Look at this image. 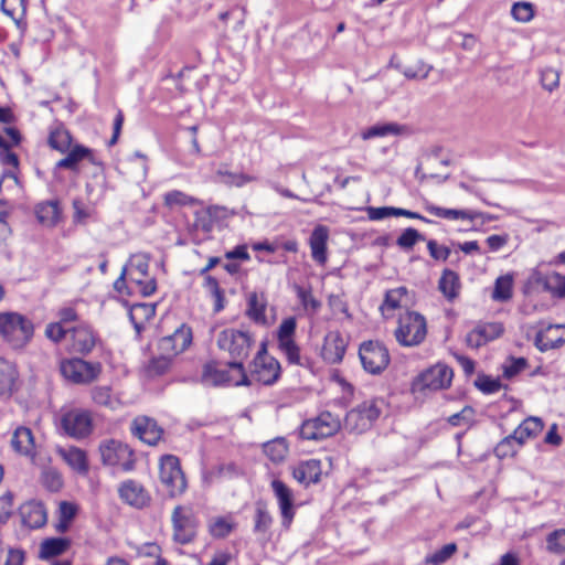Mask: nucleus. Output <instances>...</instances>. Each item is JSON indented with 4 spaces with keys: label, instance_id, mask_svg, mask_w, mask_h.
I'll return each mask as SVG.
<instances>
[{
    "label": "nucleus",
    "instance_id": "nucleus-49",
    "mask_svg": "<svg viewBox=\"0 0 565 565\" xmlns=\"http://www.w3.org/2000/svg\"><path fill=\"white\" fill-rule=\"evenodd\" d=\"M457 551L455 543L444 545L440 550L426 557V563L430 565H441L447 562Z\"/></svg>",
    "mask_w": 565,
    "mask_h": 565
},
{
    "label": "nucleus",
    "instance_id": "nucleus-55",
    "mask_svg": "<svg viewBox=\"0 0 565 565\" xmlns=\"http://www.w3.org/2000/svg\"><path fill=\"white\" fill-rule=\"evenodd\" d=\"M431 68L430 65H426L424 62L419 61L415 66L406 67L403 74L408 79H425L428 77Z\"/></svg>",
    "mask_w": 565,
    "mask_h": 565
},
{
    "label": "nucleus",
    "instance_id": "nucleus-6",
    "mask_svg": "<svg viewBox=\"0 0 565 565\" xmlns=\"http://www.w3.org/2000/svg\"><path fill=\"white\" fill-rule=\"evenodd\" d=\"M149 260L150 257L147 254H135L124 268L129 284L135 285L137 290L145 297L152 295L157 288L156 280L148 277Z\"/></svg>",
    "mask_w": 565,
    "mask_h": 565
},
{
    "label": "nucleus",
    "instance_id": "nucleus-46",
    "mask_svg": "<svg viewBox=\"0 0 565 565\" xmlns=\"http://www.w3.org/2000/svg\"><path fill=\"white\" fill-rule=\"evenodd\" d=\"M422 241H425L424 235H422L416 228L408 227L397 237L396 244L404 250H411L418 242Z\"/></svg>",
    "mask_w": 565,
    "mask_h": 565
},
{
    "label": "nucleus",
    "instance_id": "nucleus-22",
    "mask_svg": "<svg viewBox=\"0 0 565 565\" xmlns=\"http://www.w3.org/2000/svg\"><path fill=\"white\" fill-rule=\"evenodd\" d=\"M134 434L143 443L154 446L162 438L163 429L152 418L140 416L132 423Z\"/></svg>",
    "mask_w": 565,
    "mask_h": 565
},
{
    "label": "nucleus",
    "instance_id": "nucleus-10",
    "mask_svg": "<svg viewBox=\"0 0 565 565\" xmlns=\"http://www.w3.org/2000/svg\"><path fill=\"white\" fill-rule=\"evenodd\" d=\"M340 428V417L326 411L317 417L303 422L300 427V436L307 440H321L333 436Z\"/></svg>",
    "mask_w": 565,
    "mask_h": 565
},
{
    "label": "nucleus",
    "instance_id": "nucleus-27",
    "mask_svg": "<svg viewBox=\"0 0 565 565\" xmlns=\"http://www.w3.org/2000/svg\"><path fill=\"white\" fill-rule=\"evenodd\" d=\"M407 288L403 286L387 290L384 301L380 307L383 317L390 319L396 309L407 306Z\"/></svg>",
    "mask_w": 565,
    "mask_h": 565
},
{
    "label": "nucleus",
    "instance_id": "nucleus-62",
    "mask_svg": "<svg viewBox=\"0 0 565 565\" xmlns=\"http://www.w3.org/2000/svg\"><path fill=\"white\" fill-rule=\"evenodd\" d=\"M514 444L510 436L503 438L494 448V452L499 458H505L509 456H513L516 452L514 448Z\"/></svg>",
    "mask_w": 565,
    "mask_h": 565
},
{
    "label": "nucleus",
    "instance_id": "nucleus-64",
    "mask_svg": "<svg viewBox=\"0 0 565 565\" xmlns=\"http://www.w3.org/2000/svg\"><path fill=\"white\" fill-rule=\"evenodd\" d=\"M477 386L483 393L491 394L498 392L501 387V384L497 380H493L489 376H483L478 380Z\"/></svg>",
    "mask_w": 565,
    "mask_h": 565
},
{
    "label": "nucleus",
    "instance_id": "nucleus-38",
    "mask_svg": "<svg viewBox=\"0 0 565 565\" xmlns=\"http://www.w3.org/2000/svg\"><path fill=\"white\" fill-rule=\"evenodd\" d=\"M513 295V275L505 274L495 279L494 288L491 298L494 301L505 302L512 298Z\"/></svg>",
    "mask_w": 565,
    "mask_h": 565
},
{
    "label": "nucleus",
    "instance_id": "nucleus-40",
    "mask_svg": "<svg viewBox=\"0 0 565 565\" xmlns=\"http://www.w3.org/2000/svg\"><path fill=\"white\" fill-rule=\"evenodd\" d=\"M218 181L228 186H244L245 184L256 180L255 177L245 173L231 172L227 169L220 168L216 171Z\"/></svg>",
    "mask_w": 565,
    "mask_h": 565
},
{
    "label": "nucleus",
    "instance_id": "nucleus-12",
    "mask_svg": "<svg viewBox=\"0 0 565 565\" xmlns=\"http://www.w3.org/2000/svg\"><path fill=\"white\" fill-rule=\"evenodd\" d=\"M60 428L74 439L87 437L93 430V418L88 411L74 408L61 415Z\"/></svg>",
    "mask_w": 565,
    "mask_h": 565
},
{
    "label": "nucleus",
    "instance_id": "nucleus-41",
    "mask_svg": "<svg viewBox=\"0 0 565 565\" xmlns=\"http://www.w3.org/2000/svg\"><path fill=\"white\" fill-rule=\"evenodd\" d=\"M163 203L167 207L173 209L175 206L196 205L201 201L182 191L172 190L163 195Z\"/></svg>",
    "mask_w": 565,
    "mask_h": 565
},
{
    "label": "nucleus",
    "instance_id": "nucleus-21",
    "mask_svg": "<svg viewBox=\"0 0 565 565\" xmlns=\"http://www.w3.org/2000/svg\"><path fill=\"white\" fill-rule=\"evenodd\" d=\"M503 330L502 324L495 322L479 324L467 334L466 343L472 349H478L489 341L498 339Z\"/></svg>",
    "mask_w": 565,
    "mask_h": 565
},
{
    "label": "nucleus",
    "instance_id": "nucleus-47",
    "mask_svg": "<svg viewBox=\"0 0 565 565\" xmlns=\"http://www.w3.org/2000/svg\"><path fill=\"white\" fill-rule=\"evenodd\" d=\"M546 550L554 554L565 553V529H558L546 536Z\"/></svg>",
    "mask_w": 565,
    "mask_h": 565
},
{
    "label": "nucleus",
    "instance_id": "nucleus-30",
    "mask_svg": "<svg viewBox=\"0 0 565 565\" xmlns=\"http://www.w3.org/2000/svg\"><path fill=\"white\" fill-rule=\"evenodd\" d=\"M345 353L344 339L338 332H330L324 339L323 354L329 361L335 363L343 359Z\"/></svg>",
    "mask_w": 565,
    "mask_h": 565
},
{
    "label": "nucleus",
    "instance_id": "nucleus-34",
    "mask_svg": "<svg viewBox=\"0 0 565 565\" xmlns=\"http://www.w3.org/2000/svg\"><path fill=\"white\" fill-rule=\"evenodd\" d=\"M441 294L448 299L454 300L458 297L460 290V279L456 271L445 269L438 282Z\"/></svg>",
    "mask_w": 565,
    "mask_h": 565
},
{
    "label": "nucleus",
    "instance_id": "nucleus-25",
    "mask_svg": "<svg viewBox=\"0 0 565 565\" xmlns=\"http://www.w3.org/2000/svg\"><path fill=\"white\" fill-rule=\"evenodd\" d=\"M57 455L75 471L78 473H86L88 471V460L86 451L75 447H58Z\"/></svg>",
    "mask_w": 565,
    "mask_h": 565
},
{
    "label": "nucleus",
    "instance_id": "nucleus-35",
    "mask_svg": "<svg viewBox=\"0 0 565 565\" xmlns=\"http://www.w3.org/2000/svg\"><path fill=\"white\" fill-rule=\"evenodd\" d=\"M39 222L44 226H54L60 220V207L57 202L49 201L40 203L35 210Z\"/></svg>",
    "mask_w": 565,
    "mask_h": 565
},
{
    "label": "nucleus",
    "instance_id": "nucleus-50",
    "mask_svg": "<svg viewBox=\"0 0 565 565\" xmlns=\"http://www.w3.org/2000/svg\"><path fill=\"white\" fill-rule=\"evenodd\" d=\"M547 292L554 297L565 298V276L553 271L551 278L546 281Z\"/></svg>",
    "mask_w": 565,
    "mask_h": 565
},
{
    "label": "nucleus",
    "instance_id": "nucleus-56",
    "mask_svg": "<svg viewBox=\"0 0 565 565\" xmlns=\"http://www.w3.org/2000/svg\"><path fill=\"white\" fill-rule=\"evenodd\" d=\"M194 227L209 233L213 228V220L211 209L196 211L194 214Z\"/></svg>",
    "mask_w": 565,
    "mask_h": 565
},
{
    "label": "nucleus",
    "instance_id": "nucleus-31",
    "mask_svg": "<svg viewBox=\"0 0 565 565\" xmlns=\"http://www.w3.org/2000/svg\"><path fill=\"white\" fill-rule=\"evenodd\" d=\"M267 298L264 292H250L247 298V316L256 323H266Z\"/></svg>",
    "mask_w": 565,
    "mask_h": 565
},
{
    "label": "nucleus",
    "instance_id": "nucleus-59",
    "mask_svg": "<svg viewBox=\"0 0 565 565\" xmlns=\"http://www.w3.org/2000/svg\"><path fill=\"white\" fill-rule=\"evenodd\" d=\"M67 332H71V328H66L61 322L50 323L45 329V335L54 342H60Z\"/></svg>",
    "mask_w": 565,
    "mask_h": 565
},
{
    "label": "nucleus",
    "instance_id": "nucleus-42",
    "mask_svg": "<svg viewBox=\"0 0 565 565\" xmlns=\"http://www.w3.org/2000/svg\"><path fill=\"white\" fill-rule=\"evenodd\" d=\"M254 522V532L257 534H265L270 529L273 524V518L268 512L265 503H256Z\"/></svg>",
    "mask_w": 565,
    "mask_h": 565
},
{
    "label": "nucleus",
    "instance_id": "nucleus-44",
    "mask_svg": "<svg viewBox=\"0 0 565 565\" xmlns=\"http://www.w3.org/2000/svg\"><path fill=\"white\" fill-rule=\"evenodd\" d=\"M264 452L274 462H280L288 454V447L284 439H275L264 445Z\"/></svg>",
    "mask_w": 565,
    "mask_h": 565
},
{
    "label": "nucleus",
    "instance_id": "nucleus-52",
    "mask_svg": "<svg viewBox=\"0 0 565 565\" xmlns=\"http://www.w3.org/2000/svg\"><path fill=\"white\" fill-rule=\"evenodd\" d=\"M541 84L544 89L553 92L559 85V73L553 67H545L541 71Z\"/></svg>",
    "mask_w": 565,
    "mask_h": 565
},
{
    "label": "nucleus",
    "instance_id": "nucleus-2",
    "mask_svg": "<svg viewBox=\"0 0 565 565\" xmlns=\"http://www.w3.org/2000/svg\"><path fill=\"white\" fill-rule=\"evenodd\" d=\"M98 452L102 463L114 472H130L135 469L134 450L118 439H104L99 443Z\"/></svg>",
    "mask_w": 565,
    "mask_h": 565
},
{
    "label": "nucleus",
    "instance_id": "nucleus-48",
    "mask_svg": "<svg viewBox=\"0 0 565 565\" xmlns=\"http://www.w3.org/2000/svg\"><path fill=\"white\" fill-rule=\"evenodd\" d=\"M511 15L519 22H530L534 17V7L530 2H515L511 9Z\"/></svg>",
    "mask_w": 565,
    "mask_h": 565
},
{
    "label": "nucleus",
    "instance_id": "nucleus-32",
    "mask_svg": "<svg viewBox=\"0 0 565 565\" xmlns=\"http://www.w3.org/2000/svg\"><path fill=\"white\" fill-rule=\"evenodd\" d=\"M426 211L434 216L447 218V220H468L475 221L477 217H480L482 213L471 210H456V209H445L436 205H427Z\"/></svg>",
    "mask_w": 565,
    "mask_h": 565
},
{
    "label": "nucleus",
    "instance_id": "nucleus-11",
    "mask_svg": "<svg viewBox=\"0 0 565 565\" xmlns=\"http://www.w3.org/2000/svg\"><path fill=\"white\" fill-rule=\"evenodd\" d=\"M171 522L175 543L185 545L195 539L198 520L192 508L177 505L172 511Z\"/></svg>",
    "mask_w": 565,
    "mask_h": 565
},
{
    "label": "nucleus",
    "instance_id": "nucleus-4",
    "mask_svg": "<svg viewBox=\"0 0 565 565\" xmlns=\"http://www.w3.org/2000/svg\"><path fill=\"white\" fill-rule=\"evenodd\" d=\"M384 406L383 399H367L348 412L344 428L351 433L361 434L369 430L380 417Z\"/></svg>",
    "mask_w": 565,
    "mask_h": 565
},
{
    "label": "nucleus",
    "instance_id": "nucleus-13",
    "mask_svg": "<svg viewBox=\"0 0 565 565\" xmlns=\"http://www.w3.org/2000/svg\"><path fill=\"white\" fill-rule=\"evenodd\" d=\"M359 356L363 369L371 374H380L390 363L388 350L379 341L363 342Z\"/></svg>",
    "mask_w": 565,
    "mask_h": 565
},
{
    "label": "nucleus",
    "instance_id": "nucleus-1",
    "mask_svg": "<svg viewBox=\"0 0 565 565\" xmlns=\"http://www.w3.org/2000/svg\"><path fill=\"white\" fill-rule=\"evenodd\" d=\"M201 381L207 386H248L252 383L241 362H228L225 365L209 362L203 366Z\"/></svg>",
    "mask_w": 565,
    "mask_h": 565
},
{
    "label": "nucleus",
    "instance_id": "nucleus-24",
    "mask_svg": "<svg viewBox=\"0 0 565 565\" xmlns=\"http://www.w3.org/2000/svg\"><path fill=\"white\" fill-rule=\"evenodd\" d=\"M329 238V230L324 225H317L309 238L311 256L315 262L324 265L327 262V243Z\"/></svg>",
    "mask_w": 565,
    "mask_h": 565
},
{
    "label": "nucleus",
    "instance_id": "nucleus-19",
    "mask_svg": "<svg viewBox=\"0 0 565 565\" xmlns=\"http://www.w3.org/2000/svg\"><path fill=\"white\" fill-rule=\"evenodd\" d=\"M118 493L124 502L137 509L145 508L151 500L149 492L135 480L124 481L118 489Z\"/></svg>",
    "mask_w": 565,
    "mask_h": 565
},
{
    "label": "nucleus",
    "instance_id": "nucleus-17",
    "mask_svg": "<svg viewBox=\"0 0 565 565\" xmlns=\"http://www.w3.org/2000/svg\"><path fill=\"white\" fill-rule=\"evenodd\" d=\"M270 486L280 510L281 526L288 530L295 518L294 492L279 479L273 480Z\"/></svg>",
    "mask_w": 565,
    "mask_h": 565
},
{
    "label": "nucleus",
    "instance_id": "nucleus-53",
    "mask_svg": "<svg viewBox=\"0 0 565 565\" xmlns=\"http://www.w3.org/2000/svg\"><path fill=\"white\" fill-rule=\"evenodd\" d=\"M10 149L11 145L0 134V162L9 167L17 168L19 164L18 156Z\"/></svg>",
    "mask_w": 565,
    "mask_h": 565
},
{
    "label": "nucleus",
    "instance_id": "nucleus-57",
    "mask_svg": "<svg viewBox=\"0 0 565 565\" xmlns=\"http://www.w3.org/2000/svg\"><path fill=\"white\" fill-rule=\"evenodd\" d=\"M398 207L393 206H381V207H374L369 206L366 209L367 217L371 221H380L390 216H397Z\"/></svg>",
    "mask_w": 565,
    "mask_h": 565
},
{
    "label": "nucleus",
    "instance_id": "nucleus-16",
    "mask_svg": "<svg viewBox=\"0 0 565 565\" xmlns=\"http://www.w3.org/2000/svg\"><path fill=\"white\" fill-rule=\"evenodd\" d=\"M280 374V365L276 359L266 353L258 352L253 362L252 380L265 384H274Z\"/></svg>",
    "mask_w": 565,
    "mask_h": 565
},
{
    "label": "nucleus",
    "instance_id": "nucleus-60",
    "mask_svg": "<svg viewBox=\"0 0 565 565\" xmlns=\"http://www.w3.org/2000/svg\"><path fill=\"white\" fill-rule=\"evenodd\" d=\"M520 425L523 427V430L529 438L537 436L544 426L542 419L539 417H529L524 419Z\"/></svg>",
    "mask_w": 565,
    "mask_h": 565
},
{
    "label": "nucleus",
    "instance_id": "nucleus-23",
    "mask_svg": "<svg viewBox=\"0 0 565 565\" xmlns=\"http://www.w3.org/2000/svg\"><path fill=\"white\" fill-rule=\"evenodd\" d=\"M192 342V330L186 324H181L171 335L160 341L163 350H171L173 354L183 352Z\"/></svg>",
    "mask_w": 565,
    "mask_h": 565
},
{
    "label": "nucleus",
    "instance_id": "nucleus-51",
    "mask_svg": "<svg viewBox=\"0 0 565 565\" xmlns=\"http://www.w3.org/2000/svg\"><path fill=\"white\" fill-rule=\"evenodd\" d=\"M60 523L57 529L60 531H65L68 527L70 522L74 519L77 512V508L75 504L71 502L63 501L60 504Z\"/></svg>",
    "mask_w": 565,
    "mask_h": 565
},
{
    "label": "nucleus",
    "instance_id": "nucleus-39",
    "mask_svg": "<svg viewBox=\"0 0 565 565\" xmlns=\"http://www.w3.org/2000/svg\"><path fill=\"white\" fill-rule=\"evenodd\" d=\"M70 545L68 540L63 537L47 539L41 543L40 557L49 559L63 554Z\"/></svg>",
    "mask_w": 565,
    "mask_h": 565
},
{
    "label": "nucleus",
    "instance_id": "nucleus-58",
    "mask_svg": "<svg viewBox=\"0 0 565 565\" xmlns=\"http://www.w3.org/2000/svg\"><path fill=\"white\" fill-rule=\"evenodd\" d=\"M527 366V361L524 358H512L503 369L505 377L511 379L522 372Z\"/></svg>",
    "mask_w": 565,
    "mask_h": 565
},
{
    "label": "nucleus",
    "instance_id": "nucleus-8",
    "mask_svg": "<svg viewBox=\"0 0 565 565\" xmlns=\"http://www.w3.org/2000/svg\"><path fill=\"white\" fill-rule=\"evenodd\" d=\"M159 478L170 497L181 495L186 489V479L181 469L180 460L173 455L160 459Z\"/></svg>",
    "mask_w": 565,
    "mask_h": 565
},
{
    "label": "nucleus",
    "instance_id": "nucleus-26",
    "mask_svg": "<svg viewBox=\"0 0 565 565\" xmlns=\"http://www.w3.org/2000/svg\"><path fill=\"white\" fill-rule=\"evenodd\" d=\"M321 463L317 459L300 462L292 470L294 478L301 484L317 483L321 477Z\"/></svg>",
    "mask_w": 565,
    "mask_h": 565
},
{
    "label": "nucleus",
    "instance_id": "nucleus-36",
    "mask_svg": "<svg viewBox=\"0 0 565 565\" xmlns=\"http://www.w3.org/2000/svg\"><path fill=\"white\" fill-rule=\"evenodd\" d=\"M209 532L214 539H224L235 529L236 523L232 515L215 516L209 521Z\"/></svg>",
    "mask_w": 565,
    "mask_h": 565
},
{
    "label": "nucleus",
    "instance_id": "nucleus-20",
    "mask_svg": "<svg viewBox=\"0 0 565 565\" xmlns=\"http://www.w3.org/2000/svg\"><path fill=\"white\" fill-rule=\"evenodd\" d=\"M534 343L541 352L562 347L565 343V326H547L536 333Z\"/></svg>",
    "mask_w": 565,
    "mask_h": 565
},
{
    "label": "nucleus",
    "instance_id": "nucleus-28",
    "mask_svg": "<svg viewBox=\"0 0 565 565\" xmlns=\"http://www.w3.org/2000/svg\"><path fill=\"white\" fill-rule=\"evenodd\" d=\"M65 153L66 156L56 162L57 169L76 170L78 163L85 159H87L90 162H94L92 149L84 147L82 145H75L71 147L70 150L66 151Z\"/></svg>",
    "mask_w": 565,
    "mask_h": 565
},
{
    "label": "nucleus",
    "instance_id": "nucleus-14",
    "mask_svg": "<svg viewBox=\"0 0 565 565\" xmlns=\"http://www.w3.org/2000/svg\"><path fill=\"white\" fill-rule=\"evenodd\" d=\"M454 376L452 370L443 363H437L422 372L414 383L415 390L438 391L450 386Z\"/></svg>",
    "mask_w": 565,
    "mask_h": 565
},
{
    "label": "nucleus",
    "instance_id": "nucleus-18",
    "mask_svg": "<svg viewBox=\"0 0 565 565\" xmlns=\"http://www.w3.org/2000/svg\"><path fill=\"white\" fill-rule=\"evenodd\" d=\"M72 350L75 353L86 355L96 347L99 338L88 324L79 323L71 328Z\"/></svg>",
    "mask_w": 565,
    "mask_h": 565
},
{
    "label": "nucleus",
    "instance_id": "nucleus-9",
    "mask_svg": "<svg viewBox=\"0 0 565 565\" xmlns=\"http://www.w3.org/2000/svg\"><path fill=\"white\" fill-rule=\"evenodd\" d=\"M217 347L226 351L232 362H241L248 358L252 347V337L247 331L225 329L217 335Z\"/></svg>",
    "mask_w": 565,
    "mask_h": 565
},
{
    "label": "nucleus",
    "instance_id": "nucleus-7",
    "mask_svg": "<svg viewBox=\"0 0 565 565\" xmlns=\"http://www.w3.org/2000/svg\"><path fill=\"white\" fill-rule=\"evenodd\" d=\"M63 377L74 384H89L102 373L99 362H88L79 358L63 360L60 364Z\"/></svg>",
    "mask_w": 565,
    "mask_h": 565
},
{
    "label": "nucleus",
    "instance_id": "nucleus-29",
    "mask_svg": "<svg viewBox=\"0 0 565 565\" xmlns=\"http://www.w3.org/2000/svg\"><path fill=\"white\" fill-rule=\"evenodd\" d=\"M13 450L23 456H30L34 450V437L29 427H18L11 438Z\"/></svg>",
    "mask_w": 565,
    "mask_h": 565
},
{
    "label": "nucleus",
    "instance_id": "nucleus-43",
    "mask_svg": "<svg viewBox=\"0 0 565 565\" xmlns=\"http://www.w3.org/2000/svg\"><path fill=\"white\" fill-rule=\"evenodd\" d=\"M49 145L53 149L65 153L72 147L71 134L65 129H55L50 134Z\"/></svg>",
    "mask_w": 565,
    "mask_h": 565
},
{
    "label": "nucleus",
    "instance_id": "nucleus-33",
    "mask_svg": "<svg viewBox=\"0 0 565 565\" xmlns=\"http://www.w3.org/2000/svg\"><path fill=\"white\" fill-rule=\"evenodd\" d=\"M18 372L12 362L0 358V395H10L13 391Z\"/></svg>",
    "mask_w": 565,
    "mask_h": 565
},
{
    "label": "nucleus",
    "instance_id": "nucleus-3",
    "mask_svg": "<svg viewBox=\"0 0 565 565\" xmlns=\"http://www.w3.org/2000/svg\"><path fill=\"white\" fill-rule=\"evenodd\" d=\"M34 326L18 312L0 313V334L14 349L25 347L32 339Z\"/></svg>",
    "mask_w": 565,
    "mask_h": 565
},
{
    "label": "nucleus",
    "instance_id": "nucleus-45",
    "mask_svg": "<svg viewBox=\"0 0 565 565\" xmlns=\"http://www.w3.org/2000/svg\"><path fill=\"white\" fill-rule=\"evenodd\" d=\"M296 295L301 302L302 307L306 310H310L312 312H317L320 307L321 302L312 295V290L310 287L306 288L299 285L295 286Z\"/></svg>",
    "mask_w": 565,
    "mask_h": 565
},
{
    "label": "nucleus",
    "instance_id": "nucleus-15",
    "mask_svg": "<svg viewBox=\"0 0 565 565\" xmlns=\"http://www.w3.org/2000/svg\"><path fill=\"white\" fill-rule=\"evenodd\" d=\"M296 319L290 317L281 321L278 331L277 340L278 348L287 358L288 362L296 365H301L300 350L294 340L296 332Z\"/></svg>",
    "mask_w": 565,
    "mask_h": 565
},
{
    "label": "nucleus",
    "instance_id": "nucleus-61",
    "mask_svg": "<svg viewBox=\"0 0 565 565\" xmlns=\"http://www.w3.org/2000/svg\"><path fill=\"white\" fill-rule=\"evenodd\" d=\"M429 255L436 260L446 262L450 256V249L444 245H438L436 241L430 239L427 242Z\"/></svg>",
    "mask_w": 565,
    "mask_h": 565
},
{
    "label": "nucleus",
    "instance_id": "nucleus-54",
    "mask_svg": "<svg viewBox=\"0 0 565 565\" xmlns=\"http://www.w3.org/2000/svg\"><path fill=\"white\" fill-rule=\"evenodd\" d=\"M24 522L31 527H40L46 522V513L44 509L36 504L31 505L28 516H24Z\"/></svg>",
    "mask_w": 565,
    "mask_h": 565
},
{
    "label": "nucleus",
    "instance_id": "nucleus-37",
    "mask_svg": "<svg viewBox=\"0 0 565 565\" xmlns=\"http://www.w3.org/2000/svg\"><path fill=\"white\" fill-rule=\"evenodd\" d=\"M403 130L404 127L396 122H382L363 130L361 132V137L363 140H369L372 138L386 137L390 135H401Z\"/></svg>",
    "mask_w": 565,
    "mask_h": 565
},
{
    "label": "nucleus",
    "instance_id": "nucleus-5",
    "mask_svg": "<svg viewBox=\"0 0 565 565\" xmlns=\"http://www.w3.org/2000/svg\"><path fill=\"white\" fill-rule=\"evenodd\" d=\"M427 327L425 318L414 311H407L398 319L394 331L396 341L403 347L419 345L426 338Z\"/></svg>",
    "mask_w": 565,
    "mask_h": 565
},
{
    "label": "nucleus",
    "instance_id": "nucleus-63",
    "mask_svg": "<svg viewBox=\"0 0 565 565\" xmlns=\"http://www.w3.org/2000/svg\"><path fill=\"white\" fill-rule=\"evenodd\" d=\"M170 367V360L167 356L153 358L149 364V372L160 375L167 372Z\"/></svg>",
    "mask_w": 565,
    "mask_h": 565
}]
</instances>
